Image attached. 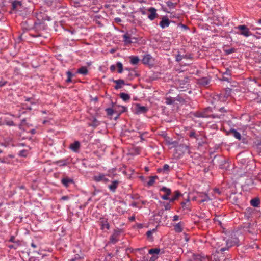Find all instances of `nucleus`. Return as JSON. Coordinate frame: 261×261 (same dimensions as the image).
I'll list each match as a JSON object with an SVG mask.
<instances>
[{
    "instance_id": "1",
    "label": "nucleus",
    "mask_w": 261,
    "mask_h": 261,
    "mask_svg": "<svg viewBox=\"0 0 261 261\" xmlns=\"http://www.w3.org/2000/svg\"><path fill=\"white\" fill-rule=\"evenodd\" d=\"M239 240L236 235H231L229 239L225 241L224 240H220L217 242V249L216 253H220L228 250L230 248L239 245Z\"/></svg>"
},
{
    "instance_id": "2",
    "label": "nucleus",
    "mask_w": 261,
    "mask_h": 261,
    "mask_svg": "<svg viewBox=\"0 0 261 261\" xmlns=\"http://www.w3.org/2000/svg\"><path fill=\"white\" fill-rule=\"evenodd\" d=\"M236 29L239 30L237 33L245 37H248L252 35L249 29L245 25H239L236 27Z\"/></svg>"
},
{
    "instance_id": "3",
    "label": "nucleus",
    "mask_w": 261,
    "mask_h": 261,
    "mask_svg": "<svg viewBox=\"0 0 261 261\" xmlns=\"http://www.w3.org/2000/svg\"><path fill=\"white\" fill-rule=\"evenodd\" d=\"M147 11L149 12L148 18L151 21L154 20L159 16V15L156 12L157 10L154 7H150L148 8L147 9Z\"/></svg>"
},
{
    "instance_id": "4",
    "label": "nucleus",
    "mask_w": 261,
    "mask_h": 261,
    "mask_svg": "<svg viewBox=\"0 0 261 261\" xmlns=\"http://www.w3.org/2000/svg\"><path fill=\"white\" fill-rule=\"evenodd\" d=\"M212 110L211 108H207L205 109L202 112H197L195 113V116L197 117H203V118H207L210 116L209 112H211Z\"/></svg>"
},
{
    "instance_id": "5",
    "label": "nucleus",
    "mask_w": 261,
    "mask_h": 261,
    "mask_svg": "<svg viewBox=\"0 0 261 261\" xmlns=\"http://www.w3.org/2000/svg\"><path fill=\"white\" fill-rule=\"evenodd\" d=\"M99 223L101 230H103L105 228L107 229H110V224L108 222L107 219L104 217H101L99 219Z\"/></svg>"
},
{
    "instance_id": "6",
    "label": "nucleus",
    "mask_w": 261,
    "mask_h": 261,
    "mask_svg": "<svg viewBox=\"0 0 261 261\" xmlns=\"http://www.w3.org/2000/svg\"><path fill=\"white\" fill-rule=\"evenodd\" d=\"M161 191H163L164 192H165L166 194L164 195H162L161 196V198L163 199V200H169V199H170V198L169 197V196L171 195V190L170 189H169L167 187H162L161 190H160Z\"/></svg>"
},
{
    "instance_id": "7",
    "label": "nucleus",
    "mask_w": 261,
    "mask_h": 261,
    "mask_svg": "<svg viewBox=\"0 0 261 261\" xmlns=\"http://www.w3.org/2000/svg\"><path fill=\"white\" fill-rule=\"evenodd\" d=\"M120 231L115 230L114 233L110 237V242L113 244L117 243L119 240V236L120 235Z\"/></svg>"
},
{
    "instance_id": "8",
    "label": "nucleus",
    "mask_w": 261,
    "mask_h": 261,
    "mask_svg": "<svg viewBox=\"0 0 261 261\" xmlns=\"http://www.w3.org/2000/svg\"><path fill=\"white\" fill-rule=\"evenodd\" d=\"M119 184L120 181L119 180H113L111 182V184L108 186V188L111 192L114 193L116 192V190L118 188Z\"/></svg>"
},
{
    "instance_id": "9",
    "label": "nucleus",
    "mask_w": 261,
    "mask_h": 261,
    "mask_svg": "<svg viewBox=\"0 0 261 261\" xmlns=\"http://www.w3.org/2000/svg\"><path fill=\"white\" fill-rule=\"evenodd\" d=\"M170 23V21L166 16H164L162 18V20L160 22L159 25L162 29H165L169 27Z\"/></svg>"
},
{
    "instance_id": "10",
    "label": "nucleus",
    "mask_w": 261,
    "mask_h": 261,
    "mask_svg": "<svg viewBox=\"0 0 261 261\" xmlns=\"http://www.w3.org/2000/svg\"><path fill=\"white\" fill-rule=\"evenodd\" d=\"M171 168L168 164H165L163 168H159L157 169L158 173L167 174L170 172Z\"/></svg>"
},
{
    "instance_id": "11",
    "label": "nucleus",
    "mask_w": 261,
    "mask_h": 261,
    "mask_svg": "<svg viewBox=\"0 0 261 261\" xmlns=\"http://www.w3.org/2000/svg\"><path fill=\"white\" fill-rule=\"evenodd\" d=\"M194 260L195 261H208L209 259L207 256H205L203 254H193Z\"/></svg>"
},
{
    "instance_id": "12",
    "label": "nucleus",
    "mask_w": 261,
    "mask_h": 261,
    "mask_svg": "<svg viewBox=\"0 0 261 261\" xmlns=\"http://www.w3.org/2000/svg\"><path fill=\"white\" fill-rule=\"evenodd\" d=\"M105 176V174L98 172L92 177V179L94 181L97 182H100V181L102 182Z\"/></svg>"
},
{
    "instance_id": "13",
    "label": "nucleus",
    "mask_w": 261,
    "mask_h": 261,
    "mask_svg": "<svg viewBox=\"0 0 261 261\" xmlns=\"http://www.w3.org/2000/svg\"><path fill=\"white\" fill-rule=\"evenodd\" d=\"M61 183L66 187L68 188L69 185L71 184L74 183V181L72 179L69 178L68 177H64L61 180Z\"/></svg>"
},
{
    "instance_id": "14",
    "label": "nucleus",
    "mask_w": 261,
    "mask_h": 261,
    "mask_svg": "<svg viewBox=\"0 0 261 261\" xmlns=\"http://www.w3.org/2000/svg\"><path fill=\"white\" fill-rule=\"evenodd\" d=\"M80 147V143L79 141H76L70 145V149L75 152H77Z\"/></svg>"
},
{
    "instance_id": "15",
    "label": "nucleus",
    "mask_w": 261,
    "mask_h": 261,
    "mask_svg": "<svg viewBox=\"0 0 261 261\" xmlns=\"http://www.w3.org/2000/svg\"><path fill=\"white\" fill-rule=\"evenodd\" d=\"M123 41L125 44H130L133 42L132 39H134L135 38H132L131 35L128 33L125 34L123 35Z\"/></svg>"
},
{
    "instance_id": "16",
    "label": "nucleus",
    "mask_w": 261,
    "mask_h": 261,
    "mask_svg": "<svg viewBox=\"0 0 261 261\" xmlns=\"http://www.w3.org/2000/svg\"><path fill=\"white\" fill-rule=\"evenodd\" d=\"M148 109L146 107L142 106L140 104L136 105V112L137 113H145Z\"/></svg>"
},
{
    "instance_id": "17",
    "label": "nucleus",
    "mask_w": 261,
    "mask_h": 261,
    "mask_svg": "<svg viewBox=\"0 0 261 261\" xmlns=\"http://www.w3.org/2000/svg\"><path fill=\"white\" fill-rule=\"evenodd\" d=\"M113 82L116 84V85L115 86V89L116 90L121 88L122 85L125 84L124 81L121 79L113 80Z\"/></svg>"
},
{
    "instance_id": "18",
    "label": "nucleus",
    "mask_w": 261,
    "mask_h": 261,
    "mask_svg": "<svg viewBox=\"0 0 261 261\" xmlns=\"http://www.w3.org/2000/svg\"><path fill=\"white\" fill-rule=\"evenodd\" d=\"M174 230L175 232L177 233H180L183 230V223L180 222L177 224H176L174 226Z\"/></svg>"
},
{
    "instance_id": "19",
    "label": "nucleus",
    "mask_w": 261,
    "mask_h": 261,
    "mask_svg": "<svg viewBox=\"0 0 261 261\" xmlns=\"http://www.w3.org/2000/svg\"><path fill=\"white\" fill-rule=\"evenodd\" d=\"M229 134L232 135L233 137H234L236 139L240 140L241 139V135L240 133L237 132L234 129H231L229 131Z\"/></svg>"
},
{
    "instance_id": "20",
    "label": "nucleus",
    "mask_w": 261,
    "mask_h": 261,
    "mask_svg": "<svg viewBox=\"0 0 261 261\" xmlns=\"http://www.w3.org/2000/svg\"><path fill=\"white\" fill-rule=\"evenodd\" d=\"M198 83L202 86H206L209 84L210 80L207 77H202L198 80Z\"/></svg>"
},
{
    "instance_id": "21",
    "label": "nucleus",
    "mask_w": 261,
    "mask_h": 261,
    "mask_svg": "<svg viewBox=\"0 0 261 261\" xmlns=\"http://www.w3.org/2000/svg\"><path fill=\"white\" fill-rule=\"evenodd\" d=\"M181 195L180 192L178 191H176L175 192H174V196H173L172 197L170 198V199H169V201L170 202H174V201H175L176 200H177L179 196H180Z\"/></svg>"
},
{
    "instance_id": "22",
    "label": "nucleus",
    "mask_w": 261,
    "mask_h": 261,
    "mask_svg": "<svg viewBox=\"0 0 261 261\" xmlns=\"http://www.w3.org/2000/svg\"><path fill=\"white\" fill-rule=\"evenodd\" d=\"M250 204L253 207H258L260 204V201L258 198H255L250 200Z\"/></svg>"
},
{
    "instance_id": "23",
    "label": "nucleus",
    "mask_w": 261,
    "mask_h": 261,
    "mask_svg": "<svg viewBox=\"0 0 261 261\" xmlns=\"http://www.w3.org/2000/svg\"><path fill=\"white\" fill-rule=\"evenodd\" d=\"M106 111L107 112V114L110 116H111L114 113H116L115 112H117V108L115 107V106H114L113 108H109L106 109Z\"/></svg>"
},
{
    "instance_id": "24",
    "label": "nucleus",
    "mask_w": 261,
    "mask_h": 261,
    "mask_svg": "<svg viewBox=\"0 0 261 261\" xmlns=\"http://www.w3.org/2000/svg\"><path fill=\"white\" fill-rule=\"evenodd\" d=\"M151 59V57L149 55H147L144 56L142 59V63L144 64H148Z\"/></svg>"
},
{
    "instance_id": "25",
    "label": "nucleus",
    "mask_w": 261,
    "mask_h": 261,
    "mask_svg": "<svg viewBox=\"0 0 261 261\" xmlns=\"http://www.w3.org/2000/svg\"><path fill=\"white\" fill-rule=\"evenodd\" d=\"M115 107L117 108V112H115L116 113L121 114L126 111L127 108L124 106H120L115 105Z\"/></svg>"
},
{
    "instance_id": "26",
    "label": "nucleus",
    "mask_w": 261,
    "mask_h": 261,
    "mask_svg": "<svg viewBox=\"0 0 261 261\" xmlns=\"http://www.w3.org/2000/svg\"><path fill=\"white\" fill-rule=\"evenodd\" d=\"M160 252V249L159 248H152L149 250V253L150 254H153V255H156L158 256V255L159 254Z\"/></svg>"
},
{
    "instance_id": "27",
    "label": "nucleus",
    "mask_w": 261,
    "mask_h": 261,
    "mask_svg": "<svg viewBox=\"0 0 261 261\" xmlns=\"http://www.w3.org/2000/svg\"><path fill=\"white\" fill-rule=\"evenodd\" d=\"M130 62L133 65H136L139 61V59L137 56H132L130 57Z\"/></svg>"
},
{
    "instance_id": "28",
    "label": "nucleus",
    "mask_w": 261,
    "mask_h": 261,
    "mask_svg": "<svg viewBox=\"0 0 261 261\" xmlns=\"http://www.w3.org/2000/svg\"><path fill=\"white\" fill-rule=\"evenodd\" d=\"M77 72L80 74L86 75L88 73V70L86 67L83 66L78 69Z\"/></svg>"
},
{
    "instance_id": "29",
    "label": "nucleus",
    "mask_w": 261,
    "mask_h": 261,
    "mask_svg": "<svg viewBox=\"0 0 261 261\" xmlns=\"http://www.w3.org/2000/svg\"><path fill=\"white\" fill-rule=\"evenodd\" d=\"M120 97L125 101L129 100L130 98V96L128 94L125 93H120Z\"/></svg>"
},
{
    "instance_id": "30",
    "label": "nucleus",
    "mask_w": 261,
    "mask_h": 261,
    "mask_svg": "<svg viewBox=\"0 0 261 261\" xmlns=\"http://www.w3.org/2000/svg\"><path fill=\"white\" fill-rule=\"evenodd\" d=\"M166 4L167 6L170 9H173L175 8L177 3H173L171 1H167L166 2Z\"/></svg>"
},
{
    "instance_id": "31",
    "label": "nucleus",
    "mask_w": 261,
    "mask_h": 261,
    "mask_svg": "<svg viewBox=\"0 0 261 261\" xmlns=\"http://www.w3.org/2000/svg\"><path fill=\"white\" fill-rule=\"evenodd\" d=\"M156 231V229L154 228V229H153L152 230H148L147 231L146 234L147 236V237L148 239H152V233L153 232H155Z\"/></svg>"
},
{
    "instance_id": "32",
    "label": "nucleus",
    "mask_w": 261,
    "mask_h": 261,
    "mask_svg": "<svg viewBox=\"0 0 261 261\" xmlns=\"http://www.w3.org/2000/svg\"><path fill=\"white\" fill-rule=\"evenodd\" d=\"M116 66L118 67V72L119 73H122V72L123 71V67L122 64L120 62H118L116 63Z\"/></svg>"
},
{
    "instance_id": "33",
    "label": "nucleus",
    "mask_w": 261,
    "mask_h": 261,
    "mask_svg": "<svg viewBox=\"0 0 261 261\" xmlns=\"http://www.w3.org/2000/svg\"><path fill=\"white\" fill-rule=\"evenodd\" d=\"M20 245V242L19 240H17L15 243L13 245H10L8 246L9 248L11 249H16L18 246Z\"/></svg>"
},
{
    "instance_id": "34",
    "label": "nucleus",
    "mask_w": 261,
    "mask_h": 261,
    "mask_svg": "<svg viewBox=\"0 0 261 261\" xmlns=\"http://www.w3.org/2000/svg\"><path fill=\"white\" fill-rule=\"evenodd\" d=\"M165 100V103L167 105H171L175 101V100L171 97H166Z\"/></svg>"
},
{
    "instance_id": "35",
    "label": "nucleus",
    "mask_w": 261,
    "mask_h": 261,
    "mask_svg": "<svg viewBox=\"0 0 261 261\" xmlns=\"http://www.w3.org/2000/svg\"><path fill=\"white\" fill-rule=\"evenodd\" d=\"M156 178V176H151L149 178V181L147 182V185L149 186H152L155 182V179Z\"/></svg>"
},
{
    "instance_id": "36",
    "label": "nucleus",
    "mask_w": 261,
    "mask_h": 261,
    "mask_svg": "<svg viewBox=\"0 0 261 261\" xmlns=\"http://www.w3.org/2000/svg\"><path fill=\"white\" fill-rule=\"evenodd\" d=\"M99 123L97 121V120L95 118H94L91 125L96 127V126H98L99 125Z\"/></svg>"
},
{
    "instance_id": "37",
    "label": "nucleus",
    "mask_w": 261,
    "mask_h": 261,
    "mask_svg": "<svg viewBox=\"0 0 261 261\" xmlns=\"http://www.w3.org/2000/svg\"><path fill=\"white\" fill-rule=\"evenodd\" d=\"M184 59V55H181L180 54H178L176 56V60L177 62H180Z\"/></svg>"
},
{
    "instance_id": "38",
    "label": "nucleus",
    "mask_w": 261,
    "mask_h": 261,
    "mask_svg": "<svg viewBox=\"0 0 261 261\" xmlns=\"http://www.w3.org/2000/svg\"><path fill=\"white\" fill-rule=\"evenodd\" d=\"M236 49L234 48H231L229 49H226L225 50V52L227 55H229L232 54L235 51Z\"/></svg>"
},
{
    "instance_id": "39",
    "label": "nucleus",
    "mask_w": 261,
    "mask_h": 261,
    "mask_svg": "<svg viewBox=\"0 0 261 261\" xmlns=\"http://www.w3.org/2000/svg\"><path fill=\"white\" fill-rule=\"evenodd\" d=\"M210 198L208 195L206 194H204L203 198L201 200V202H205L210 200Z\"/></svg>"
},
{
    "instance_id": "40",
    "label": "nucleus",
    "mask_w": 261,
    "mask_h": 261,
    "mask_svg": "<svg viewBox=\"0 0 261 261\" xmlns=\"http://www.w3.org/2000/svg\"><path fill=\"white\" fill-rule=\"evenodd\" d=\"M210 116L208 117H211V118H218V119H221L222 116L223 115H220V116H218V115H216V114H209Z\"/></svg>"
},
{
    "instance_id": "41",
    "label": "nucleus",
    "mask_w": 261,
    "mask_h": 261,
    "mask_svg": "<svg viewBox=\"0 0 261 261\" xmlns=\"http://www.w3.org/2000/svg\"><path fill=\"white\" fill-rule=\"evenodd\" d=\"M189 202V200L187 199L186 201H182L181 203V204L182 205V207L183 208H188V207H187V203H188Z\"/></svg>"
},
{
    "instance_id": "42",
    "label": "nucleus",
    "mask_w": 261,
    "mask_h": 261,
    "mask_svg": "<svg viewBox=\"0 0 261 261\" xmlns=\"http://www.w3.org/2000/svg\"><path fill=\"white\" fill-rule=\"evenodd\" d=\"M134 73V74H136L135 73V71L134 70V71L129 72V73H128V79H129V80H132L133 78Z\"/></svg>"
},
{
    "instance_id": "43",
    "label": "nucleus",
    "mask_w": 261,
    "mask_h": 261,
    "mask_svg": "<svg viewBox=\"0 0 261 261\" xmlns=\"http://www.w3.org/2000/svg\"><path fill=\"white\" fill-rule=\"evenodd\" d=\"M17 241V240H16L15 237L14 236H11L10 237V238L9 240V242H12V243H15V242Z\"/></svg>"
},
{
    "instance_id": "44",
    "label": "nucleus",
    "mask_w": 261,
    "mask_h": 261,
    "mask_svg": "<svg viewBox=\"0 0 261 261\" xmlns=\"http://www.w3.org/2000/svg\"><path fill=\"white\" fill-rule=\"evenodd\" d=\"M164 207L165 210H169L171 207L170 204L168 203L164 204Z\"/></svg>"
},
{
    "instance_id": "45",
    "label": "nucleus",
    "mask_w": 261,
    "mask_h": 261,
    "mask_svg": "<svg viewBox=\"0 0 261 261\" xmlns=\"http://www.w3.org/2000/svg\"><path fill=\"white\" fill-rule=\"evenodd\" d=\"M80 258H81V257H80V256H79V255H78V254H76V255H75V257H74L73 258L71 259L70 260V261H75V260H77V259H80Z\"/></svg>"
},
{
    "instance_id": "46",
    "label": "nucleus",
    "mask_w": 261,
    "mask_h": 261,
    "mask_svg": "<svg viewBox=\"0 0 261 261\" xmlns=\"http://www.w3.org/2000/svg\"><path fill=\"white\" fill-rule=\"evenodd\" d=\"M18 5H20V2H14L13 3L12 6L14 9H15Z\"/></svg>"
},
{
    "instance_id": "47",
    "label": "nucleus",
    "mask_w": 261,
    "mask_h": 261,
    "mask_svg": "<svg viewBox=\"0 0 261 261\" xmlns=\"http://www.w3.org/2000/svg\"><path fill=\"white\" fill-rule=\"evenodd\" d=\"M116 66L115 65H112L110 67V70L112 72H114L116 69Z\"/></svg>"
},
{
    "instance_id": "48",
    "label": "nucleus",
    "mask_w": 261,
    "mask_h": 261,
    "mask_svg": "<svg viewBox=\"0 0 261 261\" xmlns=\"http://www.w3.org/2000/svg\"><path fill=\"white\" fill-rule=\"evenodd\" d=\"M189 136L190 137L195 138V133L194 131H191L189 133Z\"/></svg>"
},
{
    "instance_id": "49",
    "label": "nucleus",
    "mask_w": 261,
    "mask_h": 261,
    "mask_svg": "<svg viewBox=\"0 0 261 261\" xmlns=\"http://www.w3.org/2000/svg\"><path fill=\"white\" fill-rule=\"evenodd\" d=\"M158 256L156 255H153L150 259L149 261H155L157 258Z\"/></svg>"
},
{
    "instance_id": "50",
    "label": "nucleus",
    "mask_w": 261,
    "mask_h": 261,
    "mask_svg": "<svg viewBox=\"0 0 261 261\" xmlns=\"http://www.w3.org/2000/svg\"><path fill=\"white\" fill-rule=\"evenodd\" d=\"M67 75L68 76V77H70V78H72V76H73V74L70 71H68L67 72Z\"/></svg>"
},
{
    "instance_id": "51",
    "label": "nucleus",
    "mask_w": 261,
    "mask_h": 261,
    "mask_svg": "<svg viewBox=\"0 0 261 261\" xmlns=\"http://www.w3.org/2000/svg\"><path fill=\"white\" fill-rule=\"evenodd\" d=\"M69 199V196H63L61 197V200H67Z\"/></svg>"
},
{
    "instance_id": "52",
    "label": "nucleus",
    "mask_w": 261,
    "mask_h": 261,
    "mask_svg": "<svg viewBox=\"0 0 261 261\" xmlns=\"http://www.w3.org/2000/svg\"><path fill=\"white\" fill-rule=\"evenodd\" d=\"M106 176H107V175L105 174V176L103 181H102V182L104 183H107L109 181V179L106 177Z\"/></svg>"
},
{
    "instance_id": "53",
    "label": "nucleus",
    "mask_w": 261,
    "mask_h": 261,
    "mask_svg": "<svg viewBox=\"0 0 261 261\" xmlns=\"http://www.w3.org/2000/svg\"><path fill=\"white\" fill-rule=\"evenodd\" d=\"M184 58L185 59H192V57L191 55H184Z\"/></svg>"
},
{
    "instance_id": "54",
    "label": "nucleus",
    "mask_w": 261,
    "mask_h": 261,
    "mask_svg": "<svg viewBox=\"0 0 261 261\" xmlns=\"http://www.w3.org/2000/svg\"><path fill=\"white\" fill-rule=\"evenodd\" d=\"M140 11L142 15L146 14V11L144 9H140Z\"/></svg>"
},
{
    "instance_id": "55",
    "label": "nucleus",
    "mask_w": 261,
    "mask_h": 261,
    "mask_svg": "<svg viewBox=\"0 0 261 261\" xmlns=\"http://www.w3.org/2000/svg\"><path fill=\"white\" fill-rule=\"evenodd\" d=\"M6 83H7V82H6V81H0V87L5 86Z\"/></svg>"
},
{
    "instance_id": "56",
    "label": "nucleus",
    "mask_w": 261,
    "mask_h": 261,
    "mask_svg": "<svg viewBox=\"0 0 261 261\" xmlns=\"http://www.w3.org/2000/svg\"><path fill=\"white\" fill-rule=\"evenodd\" d=\"M179 216L175 215V216L173 217V221H178V220H179Z\"/></svg>"
},
{
    "instance_id": "57",
    "label": "nucleus",
    "mask_w": 261,
    "mask_h": 261,
    "mask_svg": "<svg viewBox=\"0 0 261 261\" xmlns=\"http://www.w3.org/2000/svg\"><path fill=\"white\" fill-rule=\"evenodd\" d=\"M219 111L221 112H227V110L225 109V108L222 107L219 109Z\"/></svg>"
},
{
    "instance_id": "58",
    "label": "nucleus",
    "mask_w": 261,
    "mask_h": 261,
    "mask_svg": "<svg viewBox=\"0 0 261 261\" xmlns=\"http://www.w3.org/2000/svg\"><path fill=\"white\" fill-rule=\"evenodd\" d=\"M58 162L62 164L63 165H64V166L67 165V163L65 161L60 160V161H58Z\"/></svg>"
},
{
    "instance_id": "59",
    "label": "nucleus",
    "mask_w": 261,
    "mask_h": 261,
    "mask_svg": "<svg viewBox=\"0 0 261 261\" xmlns=\"http://www.w3.org/2000/svg\"><path fill=\"white\" fill-rule=\"evenodd\" d=\"M29 261H38V259L35 257H31L29 259Z\"/></svg>"
},
{
    "instance_id": "60",
    "label": "nucleus",
    "mask_w": 261,
    "mask_h": 261,
    "mask_svg": "<svg viewBox=\"0 0 261 261\" xmlns=\"http://www.w3.org/2000/svg\"><path fill=\"white\" fill-rule=\"evenodd\" d=\"M25 152V150H22L20 152V155L21 156H25L24 153Z\"/></svg>"
},
{
    "instance_id": "61",
    "label": "nucleus",
    "mask_w": 261,
    "mask_h": 261,
    "mask_svg": "<svg viewBox=\"0 0 261 261\" xmlns=\"http://www.w3.org/2000/svg\"><path fill=\"white\" fill-rule=\"evenodd\" d=\"M9 125H14V123L13 121H9L7 123Z\"/></svg>"
},
{
    "instance_id": "62",
    "label": "nucleus",
    "mask_w": 261,
    "mask_h": 261,
    "mask_svg": "<svg viewBox=\"0 0 261 261\" xmlns=\"http://www.w3.org/2000/svg\"><path fill=\"white\" fill-rule=\"evenodd\" d=\"M99 192V190H95V191L92 193V195H93V196H95V195H96V194L97 192Z\"/></svg>"
},
{
    "instance_id": "63",
    "label": "nucleus",
    "mask_w": 261,
    "mask_h": 261,
    "mask_svg": "<svg viewBox=\"0 0 261 261\" xmlns=\"http://www.w3.org/2000/svg\"><path fill=\"white\" fill-rule=\"evenodd\" d=\"M72 82L71 78L68 77L67 79L66 80V82L67 83H70V82Z\"/></svg>"
},
{
    "instance_id": "64",
    "label": "nucleus",
    "mask_w": 261,
    "mask_h": 261,
    "mask_svg": "<svg viewBox=\"0 0 261 261\" xmlns=\"http://www.w3.org/2000/svg\"><path fill=\"white\" fill-rule=\"evenodd\" d=\"M115 20L117 21V22H120L121 20V19L120 18H116L115 19Z\"/></svg>"
}]
</instances>
